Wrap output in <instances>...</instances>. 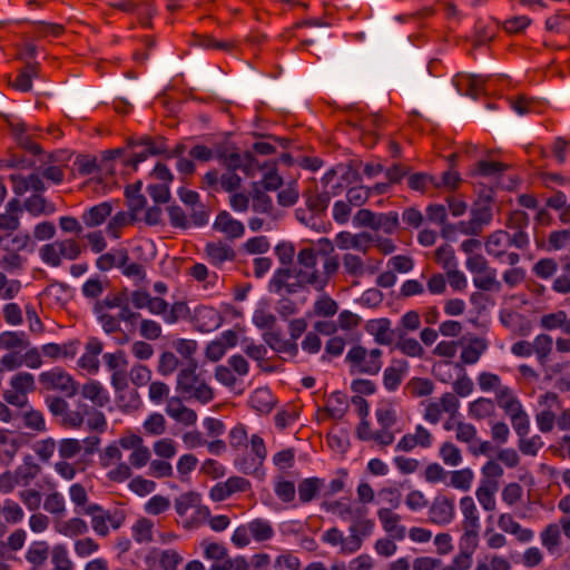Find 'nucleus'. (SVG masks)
Here are the masks:
<instances>
[{
    "label": "nucleus",
    "instance_id": "obj_44",
    "mask_svg": "<svg viewBox=\"0 0 570 570\" xmlns=\"http://www.w3.org/2000/svg\"><path fill=\"white\" fill-rule=\"evenodd\" d=\"M532 345L533 353L535 354L537 360L539 361L540 364L544 365L548 362L549 356L552 352V337L548 334H539L534 337Z\"/></svg>",
    "mask_w": 570,
    "mask_h": 570
},
{
    "label": "nucleus",
    "instance_id": "obj_62",
    "mask_svg": "<svg viewBox=\"0 0 570 570\" xmlns=\"http://www.w3.org/2000/svg\"><path fill=\"white\" fill-rule=\"evenodd\" d=\"M450 484L459 490L468 491L473 481V472L470 469L455 470L451 472Z\"/></svg>",
    "mask_w": 570,
    "mask_h": 570
},
{
    "label": "nucleus",
    "instance_id": "obj_8",
    "mask_svg": "<svg viewBox=\"0 0 570 570\" xmlns=\"http://www.w3.org/2000/svg\"><path fill=\"white\" fill-rule=\"evenodd\" d=\"M39 382L47 391H60L68 397L75 396L78 392V383L61 367L42 372Z\"/></svg>",
    "mask_w": 570,
    "mask_h": 570
},
{
    "label": "nucleus",
    "instance_id": "obj_46",
    "mask_svg": "<svg viewBox=\"0 0 570 570\" xmlns=\"http://www.w3.org/2000/svg\"><path fill=\"white\" fill-rule=\"evenodd\" d=\"M346 396L342 392H334L328 399L324 411L333 419H342L347 411Z\"/></svg>",
    "mask_w": 570,
    "mask_h": 570
},
{
    "label": "nucleus",
    "instance_id": "obj_56",
    "mask_svg": "<svg viewBox=\"0 0 570 570\" xmlns=\"http://www.w3.org/2000/svg\"><path fill=\"white\" fill-rule=\"evenodd\" d=\"M314 314L322 317L334 316L338 311L337 303L328 295H322L313 306Z\"/></svg>",
    "mask_w": 570,
    "mask_h": 570
},
{
    "label": "nucleus",
    "instance_id": "obj_25",
    "mask_svg": "<svg viewBox=\"0 0 570 570\" xmlns=\"http://www.w3.org/2000/svg\"><path fill=\"white\" fill-rule=\"evenodd\" d=\"M366 330L374 335L375 342L382 345H390L396 337V328H391V321L389 318L371 321Z\"/></svg>",
    "mask_w": 570,
    "mask_h": 570
},
{
    "label": "nucleus",
    "instance_id": "obj_14",
    "mask_svg": "<svg viewBox=\"0 0 570 570\" xmlns=\"http://www.w3.org/2000/svg\"><path fill=\"white\" fill-rule=\"evenodd\" d=\"M374 236L367 232L352 234L350 232H340L335 237V243L340 249H355L366 254Z\"/></svg>",
    "mask_w": 570,
    "mask_h": 570
},
{
    "label": "nucleus",
    "instance_id": "obj_24",
    "mask_svg": "<svg viewBox=\"0 0 570 570\" xmlns=\"http://www.w3.org/2000/svg\"><path fill=\"white\" fill-rule=\"evenodd\" d=\"M509 168V165L501 161L480 160L475 163L470 171L473 178H490L498 180Z\"/></svg>",
    "mask_w": 570,
    "mask_h": 570
},
{
    "label": "nucleus",
    "instance_id": "obj_35",
    "mask_svg": "<svg viewBox=\"0 0 570 570\" xmlns=\"http://www.w3.org/2000/svg\"><path fill=\"white\" fill-rule=\"evenodd\" d=\"M40 471L41 466L35 462L31 455H27L24 456L22 464L14 470V473L20 485L27 487L40 473Z\"/></svg>",
    "mask_w": 570,
    "mask_h": 570
},
{
    "label": "nucleus",
    "instance_id": "obj_37",
    "mask_svg": "<svg viewBox=\"0 0 570 570\" xmlns=\"http://www.w3.org/2000/svg\"><path fill=\"white\" fill-rule=\"evenodd\" d=\"M473 284L478 289L485 292H500L502 287L497 278V271L491 267L487 272L474 274Z\"/></svg>",
    "mask_w": 570,
    "mask_h": 570
},
{
    "label": "nucleus",
    "instance_id": "obj_41",
    "mask_svg": "<svg viewBox=\"0 0 570 570\" xmlns=\"http://www.w3.org/2000/svg\"><path fill=\"white\" fill-rule=\"evenodd\" d=\"M488 344L483 338L474 337L461 352V360L465 364H474L479 361Z\"/></svg>",
    "mask_w": 570,
    "mask_h": 570
},
{
    "label": "nucleus",
    "instance_id": "obj_34",
    "mask_svg": "<svg viewBox=\"0 0 570 570\" xmlns=\"http://www.w3.org/2000/svg\"><path fill=\"white\" fill-rule=\"evenodd\" d=\"M400 227L399 214L396 212L375 213L372 230L383 232L387 235L394 234Z\"/></svg>",
    "mask_w": 570,
    "mask_h": 570
},
{
    "label": "nucleus",
    "instance_id": "obj_2",
    "mask_svg": "<svg viewBox=\"0 0 570 570\" xmlns=\"http://www.w3.org/2000/svg\"><path fill=\"white\" fill-rule=\"evenodd\" d=\"M530 239L528 234H511L503 229H498L491 233L485 239L487 253L511 266H514L520 261V255L514 252H508V248L513 246L517 249H527L529 247Z\"/></svg>",
    "mask_w": 570,
    "mask_h": 570
},
{
    "label": "nucleus",
    "instance_id": "obj_29",
    "mask_svg": "<svg viewBox=\"0 0 570 570\" xmlns=\"http://www.w3.org/2000/svg\"><path fill=\"white\" fill-rule=\"evenodd\" d=\"M30 346L24 332L6 331L0 333V350L19 352Z\"/></svg>",
    "mask_w": 570,
    "mask_h": 570
},
{
    "label": "nucleus",
    "instance_id": "obj_58",
    "mask_svg": "<svg viewBox=\"0 0 570 570\" xmlns=\"http://www.w3.org/2000/svg\"><path fill=\"white\" fill-rule=\"evenodd\" d=\"M443 463L450 466H458L462 462L461 450L452 442H444L439 452Z\"/></svg>",
    "mask_w": 570,
    "mask_h": 570
},
{
    "label": "nucleus",
    "instance_id": "obj_63",
    "mask_svg": "<svg viewBox=\"0 0 570 570\" xmlns=\"http://www.w3.org/2000/svg\"><path fill=\"white\" fill-rule=\"evenodd\" d=\"M1 512L8 523H19L24 517L22 508L13 500L7 499L3 502Z\"/></svg>",
    "mask_w": 570,
    "mask_h": 570
},
{
    "label": "nucleus",
    "instance_id": "obj_42",
    "mask_svg": "<svg viewBox=\"0 0 570 570\" xmlns=\"http://www.w3.org/2000/svg\"><path fill=\"white\" fill-rule=\"evenodd\" d=\"M499 490V483L491 482L490 484H482L476 489L475 495L479 503L487 511L495 510V492Z\"/></svg>",
    "mask_w": 570,
    "mask_h": 570
},
{
    "label": "nucleus",
    "instance_id": "obj_9",
    "mask_svg": "<svg viewBox=\"0 0 570 570\" xmlns=\"http://www.w3.org/2000/svg\"><path fill=\"white\" fill-rule=\"evenodd\" d=\"M460 509L463 515L461 539L479 541L481 523L474 500L471 497L461 498Z\"/></svg>",
    "mask_w": 570,
    "mask_h": 570
},
{
    "label": "nucleus",
    "instance_id": "obj_27",
    "mask_svg": "<svg viewBox=\"0 0 570 570\" xmlns=\"http://www.w3.org/2000/svg\"><path fill=\"white\" fill-rule=\"evenodd\" d=\"M128 250L126 248H117L100 255L96 259V266L101 272H108L114 267L120 268L125 263H128Z\"/></svg>",
    "mask_w": 570,
    "mask_h": 570
},
{
    "label": "nucleus",
    "instance_id": "obj_4",
    "mask_svg": "<svg viewBox=\"0 0 570 570\" xmlns=\"http://www.w3.org/2000/svg\"><path fill=\"white\" fill-rule=\"evenodd\" d=\"M197 362L190 358L188 365L181 368L177 375L176 390L186 399H196L203 404L210 402L214 392L205 381L200 380L196 374Z\"/></svg>",
    "mask_w": 570,
    "mask_h": 570
},
{
    "label": "nucleus",
    "instance_id": "obj_59",
    "mask_svg": "<svg viewBox=\"0 0 570 570\" xmlns=\"http://www.w3.org/2000/svg\"><path fill=\"white\" fill-rule=\"evenodd\" d=\"M529 215L523 210H514L510 213L505 226L513 230L512 234H527L525 228L529 226Z\"/></svg>",
    "mask_w": 570,
    "mask_h": 570
},
{
    "label": "nucleus",
    "instance_id": "obj_13",
    "mask_svg": "<svg viewBox=\"0 0 570 570\" xmlns=\"http://www.w3.org/2000/svg\"><path fill=\"white\" fill-rule=\"evenodd\" d=\"M250 489V482L243 476H230L225 482H219L210 490V499L220 502L236 492H246Z\"/></svg>",
    "mask_w": 570,
    "mask_h": 570
},
{
    "label": "nucleus",
    "instance_id": "obj_38",
    "mask_svg": "<svg viewBox=\"0 0 570 570\" xmlns=\"http://www.w3.org/2000/svg\"><path fill=\"white\" fill-rule=\"evenodd\" d=\"M38 73V63H27L23 69L19 71L16 79L11 82L12 88L27 92L32 88V78Z\"/></svg>",
    "mask_w": 570,
    "mask_h": 570
},
{
    "label": "nucleus",
    "instance_id": "obj_50",
    "mask_svg": "<svg viewBox=\"0 0 570 570\" xmlns=\"http://www.w3.org/2000/svg\"><path fill=\"white\" fill-rule=\"evenodd\" d=\"M154 523L147 518H140L132 527V537L138 543H149L153 541Z\"/></svg>",
    "mask_w": 570,
    "mask_h": 570
},
{
    "label": "nucleus",
    "instance_id": "obj_22",
    "mask_svg": "<svg viewBox=\"0 0 570 570\" xmlns=\"http://www.w3.org/2000/svg\"><path fill=\"white\" fill-rule=\"evenodd\" d=\"M539 325L546 331L560 330L563 335H570V315L563 309L543 314Z\"/></svg>",
    "mask_w": 570,
    "mask_h": 570
},
{
    "label": "nucleus",
    "instance_id": "obj_51",
    "mask_svg": "<svg viewBox=\"0 0 570 570\" xmlns=\"http://www.w3.org/2000/svg\"><path fill=\"white\" fill-rule=\"evenodd\" d=\"M56 242L58 245V253L60 255L61 261L63 258L68 259V261H75L82 253V247L73 238H66V239L56 240Z\"/></svg>",
    "mask_w": 570,
    "mask_h": 570
},
{
    "label": "nucleus",
    "instance_id": "obj_54",
    "mask_svg": "<svg viewBox=\"0 0 570 570\" xmlns=\"http://www.w3.org/2000/svg\"><path fill=\"white\" fill-rule=\"evenodd\" d=\"M43 509L53 515H63L66 512V501L62 494L53 491L46 495L43 501Z\"/></svg>",
    "mask_w": 570,
    "mask_h": 570
},
{
    "label": "nucleus",
    "instance_id": "obj_64",
    "mask_svg": "<svg viewBox=\"0 0 570 570\" xmlns=\"http://www.w3.org/2000/svg\"><path fill=\"white\" fill-rule=\"evenodd\" d=\"M158 562L163 570H177L183 557L176 550L167 549L158 553Z\"/></svg>",
    "mask_w": 570,
    "mask_h": 570
},
{
    "label": "nucleus",
    "instance_id": "obj_30",
    "mask_svg": "<svg viewBox=\"0 0 570 570\" xmlns=\"http://www.w3.org/2000/svg\"><path fill=\"white\" fill-rule=\"evenodd\" d=\"M49 554L51 556V551L49 550L48 543L46 541H36L28 548L26 559L32 564V570H42Z\"/></svg>",
    "mask_w": 570,
    "mask_h": 570
},
{
    "label": "nucleus",
    "instance_id": "obj_47",
    "mask_svg": "<svg viewBox=\"0 0 570 570\" xmlns=\"http://www.w3.org/2000/svg\"><path fill=\"white\" fill-rule=\"evenodd\" d=\"M247 525L250 535L257 542L267 541L274 535V529L272 524L266 520L255 519Z\"/></svg>",
    "mask_w": 570,
    "mask_h": 570
},
{
    "label": "nucleus",
    "instance_id": "obj_5",
    "mask_svg": "<svg viewBox=\"0 0 570 570\" xmlns=\"http://www.w3.org/2000/svg\"><path fill=\"white\" fill-rule=\"evenodd\" d=\"M383 352L380 348L366 350L362 345H355L347 352L345 362L350 365L351 373L376 375L382 368Z\"/></svg>",
    "mask_w": 570,
    "mask_h": 570
},
{
    "label": "nucleus",
    "instance_id": "obj_39",
    "mask_svg": "<svg viewBox=\"0 0 570 570\" xmlns=\"http://www.w3.org/2000/svg\"><path fill=\"white\" fill-rule=\"evenodd\" d=\"M56 530L62 535L72 538L86 534L89 528L83 519L75 517L67 521L58 523L56 525Z\"/></svg>",
    "mask_w": 570,
    "mask_h": 570
},
{
    "label": "nucleus",
    "instance_id": "obj_23",
    "mask_svg": "<svg viewBox=\"0 0 570 570\" xmlns=\"http://www.w3.org/2000/svg\"><path fill=\"white\" fill-rule=\"evenodd\" d=\"M325 487L324 479L317 476L305 478L298 482L297 493L302 504H307L321 497V491Z\"/></svg>",
    "mask_w": 570,
    "mask_h": 570
},
{
    "label": "nucleus",
    "instance_id": "obj_40",
    "mask_svg": "<svg viewBox=\"0 0 570 570\" xmlns=\"http://www.w3.org/2000/svg\"><path fill=\"white\" fill-rule=\"evenodd\" d=\"M68 493L75 507V512L78 514H82L88 507L94 504L89 501L87 490L81 483L71 484Z\"/></svg>",
    "mask_w": 570,
    "mask_h": 570
},
{
    "label": "nucleus",
    "instance_id": "obj_32",
    "mask_svg": "<svg viewBox=\"0 0 570 570\" xmlns=\"http://www.w3.org/2000/svg\"><path fill=\"white\" fill-rule=\"evenodd\" d=\"M395 348L410 357H422L424 348L416 338L407 337L404 330L396 328Z\"/></svg>",
    "mask_w": 570,
    "mask_h": 570
},
{
    "label": "nucleus",
    "instance_id": "obj_11",
    "mask_svg": "<svg viewBox=\"0 0 570 570\" xmlns=\"http://www.w3.org/2000/svg\"><path fill=\"white\" fill-rule=\"evenodd\" d=\"M454 515V500L445 495H438L429 509V521L438 525L451 523Z\"/></svg>",
    "mask_w": 570,
    "mask_h": 570
},
{
    "label": "nucleus",
    "instance_id": "obj_36",
    "mask_svg": "<svg viewBox=\"0 0 570 570\" xmlns=\"http://www.w3.org/2000/svg\"><path fill=\"white\" fill-rule=\"evenodd\" d=\"M128 146L130 148L145 147L148 149L150 156H159L167 154V146L164 137L153 139L149 136L141 137L139 139H129Z\"/></svg>",
    "mask_w": 570,
    "mask_h": 570
},
{
    "label": "nucleus",
    "instance_id": "obj_52",
    "mask_svg": "<svg viewBox=\"0 0 570 570\" xmlns=\"http://www.w3.org/2000/svg\"><path fill=\"white\" fill-rule=\"evenodd\" d=\"M51 563V570H73V563L68 556L67 548L62 544L52 548Z\"/></svg>",
    "mask_w": 570,
    "mask_h": 570
},
{
    "label": "nucleus",
    "instance_id": "obj_57",
    "mask_svg": "<svg viewBox=\"0 0 570 570\" xmlns=\"http://www.w3.org/2000/svg\"><path fill=\"white\" fill-rule=\"evenodd\" d=\"M250 404L259 412H269L274 406V401L267 389H257L250 396Z\"/></svg>",
    "mask_w": 570,
    "mask_h": 570
},
{
    "label": "nucleus",
    "instance_id": "obj_10",
    "mask_svg": "<svg viewBox=\"0 0 570 570\" xmlns=\"http://www.w3.org/2000/svg\"><path fill=\"white\" fill-rule=\"evenodd\" d=\"M494 202L493 188H481L478 199L471 209V217L478 220L482 226H488L493 219L492 204Z\"/></svg>",
    "mask_w": 570,
    "mask_h": 570
},
{
    "label": "nucleus",
    "instance_id": "obj_19",
    "mask_svg": "<svg viewBox=\"0 0 570 570\" xmlns=\"http://www.w3.org/2000/svg\"><path fill=\"white\" fill-rule=\"evenodd\" d=\"M263 341L275 352L285 353L291 356H296L298 353V345L293 340H285L279 328L265 331Z\"/></svg>",
    "mask_w": 570,
    "mask_h": 570
},
{
    "label": "nucleus",
    "instance_id": "obj_60",
    "mask_svg": "<svg viewBox=\"0 0 570 570\" xmlns=\"http://www.w3.org/2000/svg\"><path fill=\"white\" fill-rule=\"evenodd\" d=\"M347 475L348 473L345 469H340L335 472V478L331 480L327 487H324V500H330V498L334 497L335 494L342 492L345 489Z\"/></svg>",
    "mask_w": 570,
    "mask_h": 570
},
{
    "label": "nucleus",
    "instance_id": "obj_1",
    "mask_svg": "<svg viewBox=\"0 0 570 570\" xmlns=\"http://www.w3.org/2000/svg\"><path fill=\"white\" fill-rule=\"evenodd\" d=\"M297 262L303 268L311 269L309 281L312 283L326 286L340 269V258L335 254V246L326 237L320 238L314 246L302 248L297 254Z\"/></svg>",
    "mask_w": 570,
    "mask_h": 570
},
{
    "label": "nucleus",
    "instance_id": "obj_7",
    "mask_svg": "<svg viewBox=\"0 0 570 570\" xmlns=\"http://www.w3.org/2000/svg\"><path fill=\"white\" fill-rule=\"evenodd\" d=\"M11 390L3 393L7 403L17 407H24L28 403V393L36 391L35 376L29 372H19L10 380Z\"/></svg>",
    "mask_w": 570,
    "mask_h": 570
},
{
    "label": "nucleus",
    "instance_id": "obj_43",
    "mask_svg": "<svg viewBox=\"0 0 570 570\" xmlns=\"http://www.w3.org/2000/svg\"><path fill=\"white\" fill-rule=\"evenodd\" d=\"M495 413V404L491 399L479 397L469 405V414L475 420H483Z\"/></svg>",
    "mask_w": 570,
    "mask_h": 570
},
{
    "label": "nucleus",
    "instance_id": "obj_16",
    "mask_svg": "<svg viewBox=\"0 0 570 570\" xmlns=\"http://www.w3.org/2000/svg\"><path fill=\"white\" fill-rule=\"evenodd\" d=\"M204 252L208 262L216 267H220L224 263L233 262L236 258L234 248L223 240L207 243Z\"/></svg>",
    "mask_w": 570,
    "mask_h": 570
},
{
    "label": "nucleus",
    "instance_id": "obj_28",
    "mask_svg": "<svg viewBox=\"0 0 570 570\" xmlns=\"http://www.w3.org/2000/svg\"><path fill=\"white\" fill-rule=\"evenodd\" d=\"M479 541L460 539V552L454 557L451 567L455 570H469L472 566V554L478 548Z\"/></svg>",
    "mask_w": 570,
    "mask_h": 570
},
{
    "label": "nucleus",
    "instance_id": "obj_3",
    "mask_svg": "<svg viewBox=\"0 0 570 570\" xmlns=\"http://www.w3.org/2000/svg\"><path fill=\"white\" fill-rule=\"evenodd\" d=\"M311 271L302 268L282 267L276 269L272 279L269 281L268 288L276 294H296L306 285L313 286L316 291H323L326 285L312 283L309 281Z\"/></svg>",
    "mask_w": 570,
    "mask_h": 570
},
{
    "label": "nucleus",
    "instance_id": "obj_53",
    "mask_svg": "<svg viewBox=\"0 0 570 570\" xmlns=\"http://www.w3.org/2000/svg\"><path fill=\"white\" fill-rule=\"evenodd\" d=\"M407 185L412 190L425 193L429 186H438V179L426 173H415L409 176Z\"/></svg>",
    "mask_w": 570,
    "mask_h": 570
},
{
    "label": "nucleus",
    "instance_id": "obj_48",
    "mask_svg": "<svg viewBox=\"0 0 570 570\" xmlns=\"http://www.w3.org/2000/svg\"><path fill=\"white\" fill-rule=\"evenodd\" d=\"M81 395L97 406H104L109 401L108 396L104 393V387L97 381L85 384L81 389Z\"/></svg>",
    "mask_w": 570,
    "mask_h": 570
},
{
    "label": "nucleus",
    "instance_id": "obj_12",
    "mask_svg": "<svg viewBox=\"0 0 570 570\" xmlns=\"http://www.w3.org/2000/svg\"><path fill=\"white\" fill-rule=\"evenodd\" d=\"M213 229L223 234L225 238L230 242L242 238L245 234L244 224L234 218L227 210H222L217 214Z\"/></svg>",
    "mask_w": 570,
    "mask_h": 570
},
{
    "label": "nucleus",
    "instance_id": "obj_31",
    "mask_svg": "<svg viewBox=\"0 0 570 570\" xmlns=\"http://www.w3.org/2000/svg\"><path fill=\"white\" fill-rule=\"evenodd\" d=\"M112 212L111 204L108 202L92 206L81 215V220L87 227H97L101 225Z\"/></svg>",
    "mask_w": 570,
    "mask_h": 570
},
{
    "label": "nucleus",
    "instance_id": "obj_17",
    "mask_svg": "<svg viewBox=\"0 0 570 570\" xmlns=\"http://www.w3.org/2000/svg\"><path fill=\"white\" fill-rule=\"evenodd\" d=\"M320 507L324 511L337 515L341 520L351 522L364 515L366 512V510L354 508L342 500H323Z\"/></svg>",
    "mask_w": 570,
    "mask_h": 570
},
{
    "label": "nucleus",
    "instance_id": "obj_18",
    "mask_svg": "<svg viewBox=\"0 0 570 570\" xmlns=\"http://www.w3.org/2000/svg\"><path fill=\"white\" fill-rule=\"evenodd\" d=\"M409 371V363L403 358H394L383 372V385L384 387L393 392L399 389L404 376Z\"/></svg>",
    "mask_w": 570,
    "mask_h": 570
},
{
    "label": "nucleus",
    "instance_id": "obj_20",
    "mask_svg": "<svg viewBox=\"0 0 570 570\" xmlns=\"http://www.w3.org/2000/svg\"><path fill=\"white\" fill-rule=\"evenodd\" d=\"M303 197L305 199L306 208L309 213L315 217H321L325 215L330 202L331 195L328 191H318L315 188H307L303 191Z\"/></svg>",
    "mask_w": 570,
    "mask_h": 570
},
{
    "label": "nucleus",
    "instance_id": "obj_61",
    "mask_svg": "<svg viewBox=\"0 0 570 570\" xmlns=\"http://www.w3.org/2000/svg\"><path fill=\"white\" fill-rule=\"evenodd\" d=\"M132 220H135L134 215H129L128 213L125 212H119L109 220L107 225V232L114 238H119L120 230Z\"/></svg>",
    "mask_w": 570,
    "mask_h": 570
},
{
    "label": "nucleus",
    "instance_id": "obj_6",
    "mask_svg": "<svg viewBox=\"0 0 570 570\" xmlns=\"http://www.w3.org/2000/svg\"><path fill=\"white\" fill-rule=\"evenodd\" d=\"M82 514L90 517L92 530L100 537L109 534L107 523H110L112 529H119L126 520V513L122 510H106L98 503L88 507Z\"/></svg>",
    "mask_w": 570,
    "mask_h": 570
},
{
    "label": "nucleus",
    "instance_id": "obj_45",
    "mask_svg": "<svg viewBox=\"0 0 570 570\" xmlns=\"http://www.w3.org/2000/svg\"><path fill=\"white\" fill-rule=\"evenodd\" d=\"M542 546L553 553L561 543V531L557 523L548 524L540 533Z\"/></svg>",
    "mask_w": 570,
    "mask_h": 570
},
{
    "label": "nucleus",
    "instance_id": "obj_33",
    "mask_svg": "<svg viewBox=\"0 0 570 570\" xmlns=\"http://www.w3.org/2000/svg\"><path fill=\"white\" fill-rule=\"evenodd\" d=\"M127 302H129V294L127 288H124L121 291L107 295L104 299L96 301L94 305V312H107V309L116 307L121 309Z\"/></svg>",
    "mask_w": 570,
    "mask_h": 570
},
{
    "label": "nucleus",
    "instance_id": "obj_21",
    "mask_svg": "<svg viewBox=\"0 0 570 570\" xmlns=\"http://www.w3.org/2000/svg\"><path fill=\"white\" fill-rule=\"evenodd\" d=\"M377 517L384 531L393 539L403 540L405 538L406 529L400 524L401 515L393 512L391 508L379 509Z\"/></svg>",
    "mask_w": 570,
    "mask_h": 570
},
{
    "label": "nucleus",
    "instance_id": "obj_15",
    "mask_svg": "<svg viewBox=\"0 0 570 570\" xmlns=\"http://www.w3.org/2000/svg\"><path fill=\"white\" fill-rule=\"evenodd\" d=\"M342 265L344 274L356 279L377 272V266L367 264L363 257L353 253H345L343 255Z\"/></svg>",
    "mask_w": 570,
    "mask_h": 570
},
{
    "label": "nucleus",
    "instance_id": "obj_55",
    "mask_svg": "<svg viewBox=\"0 0 570 570\" xmlns=\"http://www.w3.org/2000/svg\"><path fill=\"white\" fill-rule=\"evenodd\" d=\"M32 27L37 38H58L65 32V27L59 23L37 21L32 23Z\"/></svg>",
    "mask_w": 570,
    "mask_h": 570
},
{
    "label": "nucleus",
    "instance_id": "obj_26",
    "mask_svg": "<svg viewBox=\"0 0 570 570\" xmlns=\"http://www.w3.org/2000/svg\"><path fill=\"white\" fill-rule=\"evenodd\" d=\"M252 209L258 214H266L273 220H277L279 215L274 207L272 198L262 189L254 184L252 191Z\"/></svg>",
    "mask_w": 570,
    "mask_h": 570
},
{
    "label": "nucleus",
    "instance_id": "obj_49",
    "mask_svg": "<svg viewBox=\"0 0 570 570\" xmlns=\"http://www.w3.org/2000/svg\"><path fill=\"white\" fill-rule=\"evenodd\" d=\"M405 391L413 397L428 396L433 393L434 384L429 379L413 377L406 383Z\"/></svg>",
    "mask_w": 570,
    "mask_h": 570
}]
</instances>
